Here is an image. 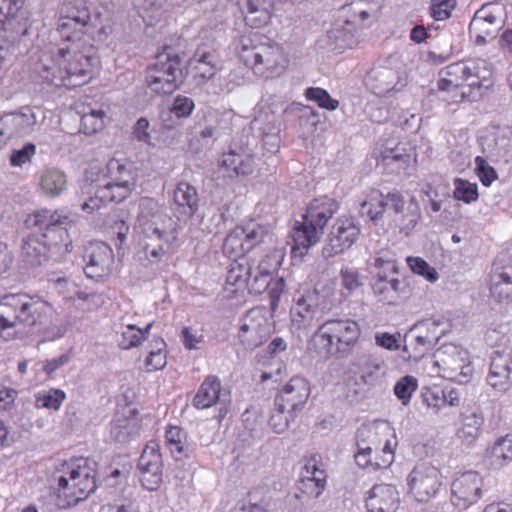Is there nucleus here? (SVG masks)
I'll return each instance as SVG.
<instances>
[{
	"mask_svg": "<svg viewBox=\"0 0 512 512\" xmlns=\"http://www.w3.org/2000/svg\"><path fill=\"white\" fill-rule=\"evenodd\" d=\"M60 15L86 26L93 18L91 6L86 0H65L60 8Z\"/></svg>",
	"mask_w": 512,
	"mask_h": 512,
	"instance_id": "nucleus-38",
	"label": "nucleus"
},
{
	"mask_svg": "<svg viewBox=\"0 0 512 512\" xmlns=\"http://www.w3.org/2000/svg\"><path fill=\"white\" fill-rule=\"evenodd\" d=\"M35 124L36 115L28 107L4 114L0 117V144H6L13 137L30 134Z\"/></svg>",
	"mask_w": 512,
	"mask_h": 512,
	"instance_id": "nucleus-21",
	"label": "nucleus"
},
{
	"mask_svg": "<svg viewBox=\"0 0 512 512\" xmlns=\"http://www.w3.org/2000/svg\"><path fill=\"white\" fill-rule=\"evenodd\" d=\"M357 29L346 26L341 20L328 31L327 35L331 42L334 44V49L343 50L351 48L356 43L355 32Z\"/></svg>",
	"mask_w": 512,
	"mask_h": 512,
	"instance_id": "nucleus-41",
	"label": "nucleus"
},
{
	"mask_svg": "<svg viewBox=\"0 0 512 512\" xmlns=\"http://www.w3.org/2000/svg\"><path fill=\"white\" fill-rule=\"evenodd\" d=\"M412 160V154L405 148L396 146L386 149L381 153V161L384 166L389 167L393 172L406 169Z\"/></svg>",
	"mask_w": 512,
	"mask_h": 512,
	"instance_id": "nucleus-45",
	"label": "nucleus"
},
{
	"mask_svg": "<svg viewBox=\"0 0 512 512\" xmlns=\"http://www.w3.org/2000/svg\"><path fill=\"white\" fill-rule=\"evenodd\" d=\"M482 485L478 472L461 473L451 483V503L459 510H466L482 497Z\"/></svg>",
	"mask_w": 512,
	"mask_h": 512,
	"instance_id": "nucleus-16",
	"label": "nucleus"
},
{
	"mask_svg": "<svg viewBox=\"0 0 512 512\" xmlns=\"http://www.w3.org/2000/svg\"><path fill=\"white\" fill-rule=\"evenodd\" d=\"M222 385L216 375H208L199 386L192 404L197 409H207L220 403L225 404L226 399H222Z\"/></svg>",
	"mask_w": 512,
	"mask_h": 512,
	"instance_id": "nucleus-27",
	"label": "nucleus"
},
{
	"mask_svg": "<svg viewBox=\"0 0 512 512\" xmlns=\"http://www.w3.org/2000/svg\"><path fill=\"white\" fill-rule=\"evenodd\" d=\"M409 492L419 502L435 497L442 487V475L438 468L428 463L417 464L409 473Z\"/></svg>",
	"mask_w": 512,
	"mask_h": 512,
	"instance_id": "nucleus-13",
	"label": "nucleus"
},
{
	"mask_svg": "<svg viewBox=\"0 0 512 512\" xmlns=\"http://www.w3.org/2000/svg\"><path fill=\"white\" fill-rule=\"evenodd\" d=\"M52 315V305L39 295L8 293L0 299L1 328L12 336L23 330L41 332L51 322Z\"/></svg>",
	"mask_w": 512,
	"mask_h": 512,
	"instance_id": "nucleus-3",
	"label": "nucleus"
},
{
	"mask_svg": "<svg viewBox=\"0 0 512 512\" xmlns=\"http://www.w3.org/2000/svg\"><path fill=\"white\" fill-rule=\"evenodd\" d=\"M36 154V145L32 142L25 143L21 148L11 152L9 162L12 167H22L30 163Z\"/></svg>",
	"mask_w": 512,
	"mask_h": 512,
	"instance_id": "nucleus-64",
	"label": "nucleus"
},
{
	"mask_svg": "<svg viewBox=\"0 0 512 512\" xmlns=\"http://www.w3.org/2000/svg\"><path fill=\"white\" fill-rule=\"evenodd\" d=\"M262 40L259 33L240 37L236 45L239 58L260 77H278L286 70L288 59L279 44L269 39Z\"/></svg>",
	"mask_w": 512,
	"mask_h": 512,
	"instance_id": "nucleus-5",
	"label": "nucleus"
},
{
	"mask_svg": "<svg viewBox=\"0 0 512 512\" xmlns=\"http://www.w3.org/2000/svg\"><path fill=\"white\" fill-rule=\"evenodd\" d=\"M163 461L158 444L146 445L137 463L142 486L149 491H157L163 481Z\"/></svg>",
	"mask_w": 512,
	"mask_h": 512,
	"instance_id": "nucleus-19",
	"label": "nucleus"
},
{
	"mask_svg": "<svg viewBox=\"0 0 512 512\" xmlns=\"http://www.w3.org/2000/svg\"><path fill=\"white\" fill-rule=\"evenodd\" d=\"M387 207L395 213L404 211V197L401 192L393 190L384 195L379 190H373L360 204L359 212L362 217H367L374 224H378Z\"/></svg>",
	"mask_w": 512,
	"mask_h": 512,
	"instance_id": "nucleus-17",
	"label": "nucleus"
},
{
	"mask_svg": "<svg viewBox=\"0 0 512 512\" xmlns=\"http://www.w3.org/2000/svg\"><path fill=\"white\" fill-rule=\"evenodd\" d=\"M86 25H80L71 19L64 16L59 17L57 23V31L64 41L76 42L79 41L83 34H86Z\"/></svg>",
	"mask_w": 512,
	"mask_h": 512,
	"instance_id": "nucleus-52",
	"label": "nucleus"
},
{
	"mask_svg": "<svg viewBox=\"0 0 512 512\" xmlns=\"http://www.w3.org/2000/svg\"><path fill=\"white\" fill-rule=\"evenodd\" d=\"M173 242L162 240L154 235H139V245L151 262H158L168 253Z\"/></svg>",
	"mask_w": 512,
	"mask_h": 512,
	"instance_id": "nucleus-40",
	"label": "nucleus"
},
{
	"mask_svg": "<svg viewBox=\"0 0 512 512\" xmlns=\"http://www.w3.org/2000/svg\"><path fill=\"white\" fill-rule=\"evenodd\" d=\"M137 171L130 162L116 158L110 159L104 170L106 182L102 185H86L87 194H92L81 204V209L92 213L102 204L121 203L126 200L137 186Z\"/></svg>",
	"mask_w": 512,
	"mask_h": 512,
	"instance_id": "nucleus-4",
	"label": "nucleus"
},
{
	"mask_svg": "<svg viewBox=\"0 0 512 512\" xmlns=\"http://www.w3.org/2000/svg\"><path fill=\"white\" fill-rule=\"evenodd\" d=\"M106 112L103 109H90L81 117V131L91 135L101 131L105 126Z\"/></svg>",
	"mask_w": 512,
	"mask_h": 512,
	"instance_id": "nucleus-53",
	"label": "nucleus"
},
{
	"mask_svg": "<svg viewBox=\"0 0 512 512\" xmlns=\"http://www.w3.org/2000/svg\"><path fill=\"white\" fill-rule=\"evenodd\" d=\"M295 305L291 309L292 321L299 328L310 325L318 309V294L316 291H306L295 299Z\"/></svg>",
	"mask_w": 512,
	"mask_h": 512,
	"instance_id": "nucleus-29",
	"label": "nucleus"
},
{
	"mask_svg": "<svg viewBox=\"0 0 512 512\" xmlns=\"http://www.w3.org/2000/svg\"><path fill=\"white\" fill-rule=\"evenodd\" d=\"M490 292L499 302H512V263L500 258L493 263Z\"/></svg>",
	"mask_w": 512,
	"mask_h": 512,
	"instance_id": "nucleus-25",
	"label": "nucleus"
},
{
	"mask_svg": "<svg viewBox=\"0 0 512 512\" xmlns=\"http://www.w3.org/2000/svg\"><path fill=\"white\" fill-rule=\"evenodd\" d=\"M221 166L232 172V174L229 175L230 177L246 176L251 174L254 170V159L252 155L245 150L237 152L234 149H230L228 152L223 153Z\"/></svg>",
	"mask_w": 512,
	"mask_h": 512,
	"instance_id": "nucleus-31",
	"label": "nucleus"
},
{
	"mask_svg": "<svg viewBox=\"0 0 512 512\" xmlns=\"http://www.w3.org/2000/svg\"><path fill=\"white\" fill-rule=\"evenodd\" d=\"M461 426L457 430V437L468 443H473L481 434L484 416L477 406L466 407L460 415Z\"/></svg>",
	"mask_w": 512,
	"mask_h": 512,
	"instance_id": "nucleus-28",
	"label": "nucleus"
},
{
	"mask_svg": "<svg viewBox=\"0 0 512 512\" xmlns=\"http://www.w3.org/2000/svg\"><path fill=\"white\" fill-rule=\"evenodd\" d=\"M303 481L313 483L317 489L315 497H319L326 484V474L323 469L319 467L318 460L315 456L311 457L302 472Z\"/></svg>",
	"mask_w": 512,
	"mask_h": 512,
	"instance_id": "nucleus-49",
	"label": "nucleus"
},
{
	"mask_svg": "<svg viewBox=\"0 0 512 512\" xmlns=\"http://www.w3.org/2000/svg\"><path fill=\"white\" fill-rule=\"evenodd\" d=\"M251 271V266L246 258L235 259L227 271L226 282L230 285L246 287Z\"/></svg>",
	"mask_w": 512,
	"mask_h": 512,
	"instance_id": "nucleus-48",
	"label": "nucleus"
},
{
	"mask_svg": "<svg viewBox=\"0 0 512 512\" xmlns=\"http://www.w3.org/2000/svg\"><path fill=\"white\" fill-rule=\"evenodd\" d=\"M66 174L55 167L44 168L39 174V187L50 198L61 196L67 190Z\"/></svg>",
	"mask_w": 512,
	"mask_h": 512,
	"instance_id": "nucleus-30",
	"label": "nucleus"
},
{
	"mask_svg": "<svg viewBox=\"0 0 512 512\" xmlns=\"http://www.w3.org/2000/svg\"><path fill=\"white\" fill-rule=\"evenodd\" d=\"M165 437L169 449L176 460L188 457L190 449L186 443L187 434L182 428L171 426L166 431Z\"/></svg>",
	"mask_w": 512,
	"mask_h": 512,
	"instance_id": "nucleus-43",
	"label": "nucleus"
},
{
	"mask_svg": "<svg viewBox=\"0 0 512 512\" xmlns=\"http://www.w3.org/2000/svg\"><path fill=\"white\" fill-rule=\"evenodd\" d=\"M153 347L146 357L145 365L149 371L161 370L166 365V354L164 352L166 343L162 338H154Z\"/></svg>",
	"mask_w": 512,
	"mask_h": 512,
	"instance_id": "nucleus-54",
	"label": "nucleus"
},
{
	"mask_svg": "<svg viewBox=\"0 0 512 512\" xmlns=\"http://www.w3.org/2000/svg\"><path fill=\"white\" fill-rule=\"evenodd\" d=\"M367 512H397L400 493L392 484H375L366 493Z\"/></svg>",
	"mask_w": 512,
	"mask_h": 512,
	"instance_id": "nucleus-22",
	"label": "nucleus"
},
{
	"mask_svg": "<svg viewBox=\"0 0 512 512\" xmlns=\"http://www.w3.org/2000/svg\"><path fill=\"white\" fill-rule=\"evenodd\" d=\"M441 73L447 77L438 80V90L452 92L466 83L472 89L481 88L483 82L491 77L492 71L486 60L476 58L451 63Z\"/></svg>",
	"mask_w": 512,
	"mask_h": 512,
	"instance_id": "nucleus-10",
	"label": "nucleus"
},
{
	"mask_svg": "<svg viewBox=\"0 0 512 512\" xmlns=\"http://www.w3.org/2000/svg\"><path fill=\"white\" fill-rule=\"evenodd\" d=\"M200 197L196 187L186 181L177 184L173 192V210L178 219H190L199 210Z\"/></svg>",
	"mask_w": 512,
	"mask_h": 512,
	"instance_id": "nucleus-24",
	"label": "nucleus"
},
{
	"mask_svg": "<svg viewBox=\"0 0 512 512\" xmlns=\"http://www.w3.org/2000/svg\"><path fill=\"white\" fill-rule=\"evenodd\" d=\"M402 282L396 275L386 277L384 274H374L371 286L374 294L381 297V300L392 302L402 290Z\"/></svg>",
	"mask_w": 512,
	"mask_h": 512,
	"instance_id": "nucleus-37",
	"label": "nucleus"
},
{
	"mask_svg": "<svg viewBox=\"0 0 512 512\" xmlns=\"http://www.w3.org/2000/svg\"><path fill=\"white\" fill-rule=\"evenodd\" d=\"M113 32V26L109 19L102 20L101 13L97 12L89 25H87L86 34L94 41L104 43Z\"/></svg>",
	"mask_w": 512,
	"mask_h": 512,
	"instance_id": "nucleus-51",
	"label": "nucleus"
},
{
	"mask_svg": "<svg viewBox=\"0 0 512 512\" xmlns=\"http://www.w3.org/2000/svg\"><path fill=\"white\" fill-rule=\"evenodd\" d=\"M407 264L413 273L423 276L429 282H435L438 279V273L431 267L427 261L420 257H407Z\"/></svg>",
	"mask_w": 512,
	"mask_h": 512,
	"instance_id": "nucleus-63",
	"label": "nucleus"
},
{
	"mask_svg": "<svg viewBox=\"0 0 512 512\" xmlns=\"http://www.w3.org/2000/svg\"><path fill=\"white\" fill-rule=\"evenodd\" d=\"M83 465L79 463L76 467L68 471L70 476H75V484L78 489V495L85 500L91 493L96 490V472L94 468L89 466L87 459L81 460Z\"/></svg>",
	"mask_w": 512,
	"mask_h": 512,
	"instance_id": "nucleus-34",
	"label": "nucleus"
},
{
	"mask_svg": "<svg viewBox=\"0 0 512 512\" xmlns=\"http://www.w3.org/2000/svg\"><path fill=\"white\" fill-rule=\"evenodd\" d=\"M294 414L295 412L287 407L280 408L274 404V409L269 418V425L275 433L281 434L289 427L290 422L294 420Z\"/></svg>",
	"mask_w": 512,
	"mask_h": 512,
	"instance_id": "nucleus-55",
	"label": "nucleus"
},
{
	"mask_svg": "<svg viewBox=\"0 0 512 512\" xmlns=\"http://www.w3.org/2000/svg\"><path fill=\"white\" fill-rule=\"evenodd\" d=\"M245 235H243V229L241 226H236L229 234L225 237L223 242V252L230 258L242 259L244 255L248 253L245 247Z\"/></svg>",
	"mask_w": 512,
	"mask_h": 512,
	"instance_id": "nucleus-44",
	"label": "nucleus"
},
{
	"mask_svg": "<svg viewBox=\"0 0 512 512\" xmlns=\"http://www.w3.org/2000/svg\"><path fill=\"white\" fill-rule=\"evenodd\" d=\"M73 221L67 214L57 210L40 209L26 219L34 229L22 239L21 257L30 267L43 265L53 255H62L72 250V239L68 233Z\"/></svg>",
	"mask_w": 512,
	"mask_h": 512,
	"instance_id": "nucleus-1",
	"label": "nucleus"
},
{
	"mask_svg": "<svg viewBox=\"0 0 512 512\" xmlns=\"http://www.w3.org/2000/svg\"><path fill=\"white\" fill-rule=\"evenodd\" d=\"M360 225L354 217H340L328 234L322 255L329 259L348 250L359 238Z\"/></svg>",
	"mask_w": 512,
	"mask_h": 512,
	"instance_id": "nucleus-14",
	"label": "nucleus"
},
{
	"mask_svg": "<svg viewBox=\"0 0 512 512\" xmlns=\"http://www.w3.org/2000/svg\"><path fill=\"white\" fill-rule=\"evenodd\" d=\"M375 437V432L367 426H361L357 430V452L354 457L356 464L361 468H371L374 471L378 470L374 465L375 460H373L371 456L372 447L370 444H374L371 438Z\"/></svg>",
	"mask_w": 512,
	"mask_h": 512,
	"instance_id": "nucleus-32",
	"label": "nucleus"
},
{
	"mask_svg": "<svg viewBox=\"0 0 512 512\" xmlns=\"http://www.w3.org/2000/svg\"><path fill=\"white\" fill-rule=\"evenodd\" d=\"M418 388V381L414 376L406 375L394 385V394L404 406L410 403L413 393Z\"/></svg>",
	"mask_w": 512,
	"mask_h": 512,
	"instance_id": "nucleus-59",
	"label": "nucleus"
},
{
	"mask_svg": "<svg viewBox=\"0 0 512 512\" xmlns=\"http://www.w3.org/2000/svg\"><path fill=\"white\" fill-rule=\"evenodd\" d=\"M269 260L270 256H267L259 263L256 272L251 273L246 285L250 293L259 295L269 288V283L272 280L271 271L268 269Z\"/></svg>",
	"mask_w": 512,
	"mask_h": 512,
	"instance_id": "nucleus-46",
	"label": "nucleus"
},
{
	"mask_svg": "<svg viewBox=\"0 0 512 512\" xmlns=\"http://www.w3.org/2000/svg\"><path fill=\"white\" fill-rule=\"evenodd\" d=\"M487 382L498 391H506L512 385V349H494L490 356Z\"/></svg>",
	"mask_w": 512,
	"mask_h": 512,
	"instance_id": "nucleus-20",
	"label": "nucleus"
},
{
	"mask_svg": "<svg viewBox=\"0 0 512 512\" xmlns=\"http://www.w3.org/2000/svg\"><path fill=\"white\" fill-rule=\"evenodd\" d=\"M363 83L378 97L393 96L408 84V72L399 55L378 58L366 72Z\"/></svg>",
	"mask_w": 512,
	"mask_h": 512,
	"instance_id": "nucleus-8",
	"label": "nucleus"
},
{
	"mask_svg": "<svg viewBox=\"0 0 512 512\" xmlns=\"http://www.w3.org/2000/svg\"><path fill=\"white\" fill-rule=\"evenodd\" d=\"M187 62L196 64L203 79H210L215 73L216 56L213 53L197 50L192 58H188L179 46L165 44L150 67L148 86L159 95L173 93L185 79Z\"/></svg>",
	"mask_w": 512,
	"mask_h": 512,
	"instance_id": "nucleus-2",
	"label": "nucleus"
},
{
	"mask_svg": "<svg viewBox=\"0 0 512 512\" xmlns=\"http://www.w3.org/2000/svg\"><path fill=\"white\" fill-rule=\"evenodd\" d=\"M507 17L506 8L499 2H490L482 5L470 21L468 30L471 37H475V44L485 45L489 39H494Z\"/></svg>",
	"mask_w": 512,
	"mask_h": 512,
	"instance_id": "nucleus-12",
	"label": "nucleus"
},
{
	"mask_svg": "<svg viewBox=\"0 0 512 512\" xmlns=\"http://www.w3.org/2000/svg\"><path fill=\"white\" fill-rule=\"evenodd\" d=\"M338 209L339 204L333 198L322 196L313 199L302 215V221L295 224V243L305 249L316 244L323 235L328 221Z\"/></svg>",
	"mask_w": 512,
	"mask_h": 512,
	"instance_id": "nucleus-9",
	"label": "nucleus"
},
{
	"mask_svg": "<svg viewBox=\"0 0 512 512\" xmlns=\"http://www.w3.org/2000/svg\"><path fill=\"white\" fill-rule=\"evenodd\" d=\"M131 413L132 417H118L112 422L110 433L118 443H127L140 433V425L135 417V411Z\"/></svg>",
	"mask_w": 512,
	"mask_h": 512,
	"instance_id": "nucleus-36",
	"label": "nucleus"
},
{
	"mask_svg": "<svg viewBox=\"0 0 512 512\" xmlns=\"http://www.w3.org/2000/svg\"><path fill=\"white\" fill-rule=\"evenodd\" d=\"M84 273L88 278L100 279L110 273L114 263L111 247L101 241L90 242L83 250Z\"/></svg>",
	"mask_w": 512,
	"mask_h": 512,
	"instance_id": "nucleus-18",
	"label": "nucleus"
},
{
	"mask_svg": "<svg viewBox=\"0 0 512 512\" xmlns=\"http://www.w3.org/2000/svg\"><path fill=\"white\" fill-rule=\"evenodd\" d=\"M309 382L300 376L292 377L275 396L274 404L296 412L302 409L310 395Z\"/></svg>",
	"mask_w": 512,
	"mask_h": 512,
	"instance_id": "nucleus-23",
	"label": "nucleus"
},
{
	"mask_svg": "<svg viewBox=\"0 0 512 512\" xmlns=\"http://www.w3.org/2000/svg\"><path fill=\"white\" fill-rule=\"evenodd\" d=\"M253 124L258 129L259 136L281 133V121L273 109L270 112L262 109Z\"/></svg>",
	"mask_w": 512,
	"mask_h": 512,
	"instance_id": "nucleus-50",
	"label": "nucleus"
},
{
	"mask_svg": "<svg viewBox=\"0 0 512 512\" xmlns=\"http://www.w3.org/2000/svg\"><path fill=\"white\" fill-rule=\"evenodd\" d=\"M413 335V357L415 359L423 357L427 352L434 349L437 345V339L432 335H424L422 332H414Z\"/></svg>",
	"mask_w": 512,
	"mask_h": 512,
	"instance_id": "nucleus-62",
	"label": "nucleus"
},
{
	"mask_svg": "<svg viewBox=\"0 0 512 512\" xmlns=\"http://www.w3.org/2000/svg\"><path fill=\"white\" fill-rule=\"evenodd\" d=\"M141 207L137 219L139 235H154L174 243L178 238L177 223L153 199H143Z\"/></svg>",
	"mask_w": 512,
	"mask_h": 512,
	"instance_id": "nucleus-11",
	"label": "nucleus"
},
{
	"mask_svg": "<svg viewBox=\"0 0 512 512\" xmlns=\"http://www.w3.org/2000/svg\"><path fill=\"white\" fill-rule=\"evenodd\" d=\"M442 324L441 320H421L416 322L405 335V338L410 337L414 334V332H422L424 335H432L437 339V343L440 338L445 334V329L439 330L440 325Z\"/></svg>",
	"mask_w": 512,
	"mask_h": 512,
	"instance_id": "nucleus-60",
	"label": "nucleus"
},
{
	"mask_svg": "<svg viewBox=\"0 0 512 512\" xmlns=\"http://www.w3.org/2000/svg\"><path fill=\"white\" fill-rule=\"evenodd\" d=\"M243 235H245L246 251L250 252L256 246L272 239L269 228L265 225L258 223H248L246 226H241Z\"/></svg>",
	"mask_w": 512,
	"mask_h": 512,
	"instance_id": "nucleus-47",
	"label": "nucleus"
},
{
	"mask_svg": "<svg viewBox=\"0 0 512 512\" xmlns=\"http://www.w3.org/2000/svg\"><path fill=\"white\" fill-rule=\"evenodd\" d=\"M361 328L350 318H333L323 322L308 343L310 352L329 359L335 355H349L359 341Z\"/></svg>",
	"mask_w": 512,
	"mask_h": 512,
	"instance_id": "nucleus-6",
	"label": "nucleus"
},
{
	"mask_svg": "<svg viewBox=\"0 0 512 512\" xmlns=\"http://www.w3.org/2000/svg\"><path fill=\"white\" fill-rule=\"evenodd\" d=\"M486 456L490 465L496 469L512 462V433L497 438L487 447Z\"/></svg>",
	"mask_w": 512,
	"mask_h": 512,
	"instance_id": "nucleus-33",
	"label": "nucleus"
},
{
	"mask_svg": "<svg viewBox=\"0 0 512 512\" xmlns=\"http://www.w3.org/2000/svg\"><path fill=\"white\" fill-rule=\"evenodd\" d=\"M479 145L484 157L493 163H508L512 154V136L508 128L490 126L479 136Z\"/></svg>",
	"mask_w": 512,
	"mask_h": 512,
	"instance_id": "nucleus-15",
	"label": "nucleus"
},
{
	"mask_svg": "<svg viewBox=\"0 0 512 512\" xmlns=\"http://www.w3.org/2000/svg\"><path fill=\"white\" fill-rule=\"evenodd\" d=\"M455 189L453 197L456 200L463 201L466 204L475 202L478 197V186L476 183H471L468 180L456 178L454 180Z\"/></svg>",
	"mask_w": 512,
	"mask_h": 512,
	"instance_id": "nucleus-56",
	"label": "nucleus"
},
{
	"mask_svg": "<svg viewBox=\"0 0 512 512\" xmlns=\"http://www.w3.org/2000/svg\"><path fill=\"white\" fill-rule=\"evenodd\" d=\"M57 487V506L62 509L76 506L83 501L78 495V489L75 484V476H70L68 472L59 476Z\"/></svg>",
	"mask_w": 512,
	"mask_h": 512,
	"instance_id": "nucleus-35",
	"label": "nucleus"
},
{
	"mask_svg": "<svg viewBox=\"0 0 512 512\" xmlns=\"http://www.w3.org/2000/svg\"><path fill=\"white\" fill-rule=\"evenodd\" d=\"M267 334L266 320L264 318L256 320L251 317L250 312L246 315L240 325L238 338L246 349H254L263 343Z\"/></svg>",
	"mask_w": 512,
	"mask_h": 512,
	"instance_id": "nucleus-26",
	"label": "nucleus"
},
{
	"mask_svg": "<svg viewBox=\"0 0 512 512\" xmlns=\"http://www.w3.org/2000/svg\"><path fill=\"white\" fill-rule=\"evenodd\" d=\"M58 67L44 66L41 77L54 86L78 87L92 79L96 59L72 46L61 47L56 55Z\"/></svg>",
	"mask_w": 512,
	"mask_h": 512,
	"instance_id": "nucleus-7",
	"label": "nucleus"
},
{
	"mask_svg": "<svg viewBox=\"0 0 512 512\" xmlns=\"http://www.w3.org/2000/svg\"><path fill=\"white\" fill-rule=\"evenodd\" d=\"M66 399V393L61 389H50L47 392L36 395L35 406L37 408H46L59 410L63 401Z\"/></svg>",
	"mask_w": 512,
	"mask_h": 512,
	"instance_id": "nucleus-57",
	"label": "nucleus"
},
{
	"mask_svg": "<svg viewBox=\"0 0 512 512\" xmlns=\"http://www.w3.org/2000/svg\"><path fill=\"white\" fill-rule=\"evenodd\" d=\"M307 100L317 103L320 108L334 111L338 108L339 102L333 99L327 90L320 87H309L305 90Z\"/></svg>",
	"mask_w": 512,
	"mask_h": 512,
	"instance_id": "nucleus-58",
	"label": "nucleus"
},
{
	"mask_svg": "<svg viewBox=\"0 0 512 512\" xmlns=\"http://www.w3.org/2000/svg\"><path fill=\"white\" fill-rule=\"evenodd\" d=\"M488 161L489 159L484 156H476L474 159L475 173L485 187H489L498 178L496 170L488 164Z\"/></svg>",
	"mask_w": 512,
	"mask_h": 512,
	"instance_id": "nucleus-61",
	"label": "nucleus"
},
{
	"mask_svg": "<svg viewBox=\"0 0 512 512\" xmlns=\"http://www.w3.org/2000/svg\"><path fill=\"white\" fill-rule=\"evenodd\" d=\"M437 362L445 366V371H457L460 362L467 360V351L461 347L449 343L442 345L435 353Z\"/></svg>",
	"mask_w": 512,
	"mask_h": 512,
	"instance_id": "nucleus-39",
	"label": "nucleus"
},
{
	"mask_svg": "<svg viewBox=\"0 0 512 512\" xmlns=\"http://www.w3.org/2000/svg\"><path fill=\"white\" fill-rule=\"evenodd\" d=\"M400 215V231L409 236L421 219V209L415 197H411L406 203L404 201V211L397 213Z\"/></svg>",
	"mask_w": 512,
	"mask_h": 512,
	"instance_id": "nucleus-42",
	"label": "nucleus"
}]
</instances>
